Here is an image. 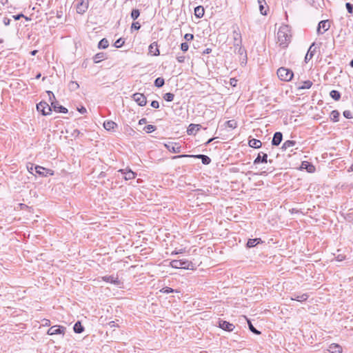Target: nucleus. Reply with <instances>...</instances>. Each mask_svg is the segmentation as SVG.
<instances>
[{
	"label": "nucleus",
	"instance_id": "24",
	"mask_svg": "<svg viewBox=\"0 0 353 353\" xmlns=\"http://www.w3.org/2000/svg\"><path fill=\"white\" fill-rule=\"evenodd\" d=\"M249 145L254 148H260L262 145L261 141L256 139H252L249 141Z\"/></svg>",
	"mask_w": 353,
	"mask_h": 353
},
{
	"label": "nucleus",
	"instance_id": "25",
	"mask_svg": "<svg viewBox=\"0 0 353 353\" xmlns=\"http://www.w3.org/2000/svg\"><path fill=\"white\" fill-rule=\"evenodd\" d=\"M312 82L310 80L305 81L301 83V85L298 86V90L309 89L312 85Z\"/></svg>",
	"mask_w": 353,
	"mask_h": 353
},
{
	"label": "nucleus",
	"instance_id": "48",
	"mask_svg": "<svg viewBox=\"0 0 353 353\" xmlns=\"http://www.w3.org/2000/svg\"><path fill=\"white\" fill-rule=\"evenodd\" d=\"M140 28H141V25L139 24V22L132 23V26H131L132 30H139Z\"/></svg>",
	"mask_w": 353,
	"mask_h": 353
},
{
	"label": "nucleus",
	"instance_id": "21",
	"mask_svg": "<svg viewBox=\"0 0 353 353\" xmlns=\"http://www.w3.org/2000/svg\"><path fill=\"white\" fill-rule=\"evenodd\" d=\"M149 53L153 56L159 55V50L156 42L151 43L149 46Z\"/></svg>",
	"mask_w": 353,
	"mask_h": 353
},
{
	"label": "nucleus",
	"instance_id": "17",
	"mask_svg": "<svg viewBox=\"0 0 353 353\" xmlns=\"http://www.w3.org/2000/svg\"><path fill=\"white\" fill-rule=\"evenodd\" d=\"M233 38L234 40V46H239L241 44V35L238 28L237 30H234Z\"/></svg>",
	"mask_w": 353,
	"mask_h": 353
},
{
	"label": "nucleus",
	"instance_id": "44",
	"mask_svg": "<svg viewBox=\"0 0 353 353\" xmlns=\"http://www.w3.org/2000/svg\"><path fill=\"white\" fill-rule=\"evenodd\" d=\"M174 291L175 290L174 289L169 288V287H165V288H162V290H161V292L163 293H165V294L172 293V292H174Z\"/></svg>",
	"mask_w": 353,
	"mask_h": 353
},
{
	"label": "nucleus",
	"instance_id": "57",
	"mask_svg": "<svg viewBox=\"0 0 353 353\" xmlns=\"http://www.w3.org/2000/svg\"><path fill=\"white\" fill-rule=\"evenodd\" d=\"M237 81L235 79H230V85L233 87H235L236 85Z\"/></svg>",
	"mask_w": 353,
	"mask_h": 353
},
{
	"label": "nucleus",
	"instance_id": "26",
	"mask_svg": "<svg viewBox=\"0 0 353 353\" xmlns=\"http://www.w3.org/2000/svg\"><path fill=\"white\" fill-rule=\"evenodd\" d=\"M121 172H122L123 173L124 178L125 180L132 179H134L136 176V174L130 170L125 171V172H123V170H121Z\"/></svg>",
	"mask_w": 353,
	"mask_h": 353
},
{
	"label": "nucleus",
	"instance_id": "29",
	"mask_svg": "<svg viewBox=\"0 0 353 353\" xmlns=\"http://www.w3.org/2000/svg\"><path fill=\"white\" fill-rule=\"evenodd\" d=\"M301 167L303 168H306L309 172H313L315 170L314 166L309 163L307 161H303L302 163Z\"/></svg>",
	"mask_w": 353,
	"mask_h": 353
},
{
	"label": "nucleus",
	"instance_id": "31",
	"mask_svg": "<svg viewBox=\"0 0 353 353\" xmlns=\"http://www.w3.org/2000/svg\"><path fill=\"white\" fill-rule=\"evenodd\" d=\"M259 4V10L263 15H266V10L265 9V5L266 4L265 0H258Z\"/></svg>",
	"mask_w": 353,
	"mask_h": 353
},
{
	"label": "nucleus",
	"instance_id": "40",
	"mask_svg": "<svg viewBox=\"0 0 353 353\" xmlns=\"http://www.w3.org/2000/svg\"><path fill=\"white\" fill-rule=\"evenodd\" d=\"M174 94L172 93H170V92H168V93H165L163 96V99L166 101H172L174 100Z\"/></svg>",
	"mask_w": 353,
	"mask_h": 353
},
{
	"label": "nucleus",
	"instance_id": "56",
	"mask_svg": "<svg viewBox=\"0 0 353 353\" xmlns=\"http://www.w3.org/2000/svg\"><path fill=\"white\" fill-rule=\"evenodd\" d=\"M78 111L81 114H85L87 112L86 108H84L83 106H81V108H78Z\"/></svg>",
	"mask_w": 353,
	"mask_h": 353
},
{
	"label": "nucleus",
	"instance_id": "34",
	"mask_svg": "<svg viewBox=\"0 0 353 353\" xmlns=\"http://www.w3.org/2000/svg\"><path fill=\"white\" fill-rule=\"evenodd\" d=\"M105 57V54L103 52L97 53L94 55L93 58V61L95 63H99L102 59Z\"/></svg>",
	"mask_w": 353,
	"mask_h": 353
},
{
	"label": "nucleus",
	"instance_id": "22",
	"mask_svg": "<svg viewBox=\"0 0 353 353\" xmlns=\"http://www.w3.org/2000/svg\"><path fill=\"white\" fill-rule=\"evenodd\" d=\"M104 128L108 130H114L117 127V124L112 121H106L103 123Z\"/></svg>",
	"mask_w": 353,
	"mask_h": 353
},
{
	"label": "nucleus",
	"instance_id": "58",
	"mask_svg": "<svg viewBox=\"0 0 353 353\" xmlns=\"http://www.w3.org/2000/svg\"><path fill=\"white\" fill-rule=\"evenodd\" d=\"M177 61L179 63H183L185 61V57L184 56H179L176 57Z\"/></svg>",
	"mask_w": 353,
	"mask_h": 353
},
{
	"label": "nucleus",
	"instance_id": "63",
	"mask_svg": "<svg viewBox=\"0 0 353 353\" xmlns=\"http://www.w3.org/2000/svg\"><path fill=\"white\" fill-rule=\"evenodd\" d=\"M350 65L353 68V59L350 61Z\"/></svg>",
	"mask_w": 353,
	"mask_h": 353
},
{
	"label": "nucleus",
	"instance_id": "19",
	"mask_svg": "<svg viewBox=\"0 0 353 353\" xmlns=\"http://www.w3.org/2000/svg\"><path fill=\"white\" fill-rule=\"evenodd\" d=\"M316 52V48H314V43H313L309 48L307 52L305 57V61L307 63L314 56Z\"/></svg>",
	"mask_w": 353,
	"mask_h": 353
},
{
	"label": "nucleus",
	"instance_id": "50",
	"mask_svg": "<svg viewBox=\"0 0 353 353\" xmlns=\"http://www.w3.org/2000/svg\"><path fill=\"white\" fill-rule=\"evenodd\" d=\"M346 8L349 13H352L353 12V5H352L350 3H346L345 4Z\"/></svg>",
	"mask_w": 353,
	"mask_h": 353
},
{
	"label": "nucleus",
	"instance_id": "53",
	"mask_svg": "<svg viewBox=\"0 0 353 353\" xmlns=\"http://www.w3.org/2000/svg\"><path fill=\"white\" fill-rule=\"evenodd\" d=\"M151 106L154 108H158L159 107V103L157 101H152L151 103Z\"/></svg>",
	"mask_w": 353,
	"mask_h": 353
},
{
	"label": "nucleus",
	"instance_id": "46",
	"mask_svg": "<svg viewBox=\"0 0 353 353\" xmlns=\"http://www.w3.org/2000/svg\"><path fill=\"white\" fill-rule=\"evenodd\" d=\"M189 48V46L188 44L186 43V42H184V43H182L181 44V50L183 51V52H186L188 51Z\"/></svg>",
	"mask_w": 353,
	"mask_h": 353
},
{
	"label": "nucleus",
	"instance_id": "59",
	"mask_svg": "<svg viewBox=\"0 0 353 353\" xmlns=\"http://www.w3.org/2000/svg\"><path fill=\"white\" fill-rule=\"evenodd\" d=\"M146 122H147L146 119L143 118L139 120V124H140V125L145 124Z\"/></svg>",
	"mask_w": 353,
	"mask_h": 353
},
{
	"label": "nucleus",
	"instance_id": "14",
	"mask_svg": "<svg viewBox=\"0 0 353 353\" xmlns=\"http://www.w3.org/2000/svg\"><path fill=\"white\" fill-rule=\"evenodd\" d=\"M219 327L223 330L231 332L232 331L235 326L226 321H219Z\"/></svg>",
	"mask_w": 353,
	"mask_h": 353
},
{
	"label": "nucleus",
	"instance_id": "49",
	"mask_svg": "<svg viewBox=\"0 0 353 353\" xmlns=\"http://www.w3.org/2000/svg\"><path fill=\"white\" fill-rule=\"evenodd\" d=\"M184 39L187 41H192L194 39V35L192 34L187 33V34H185Z\"/></svg>",
	"mask_w": 353,
	"mask_h": 353
},
{
	"label": "nucleus",
	"instance_id": "20",
	"mask_svg": "<svg viewBox=\"0 0 353 353\" xmlns=\"http://www.w3.org/2000/svg\"><path fill=\"white\" fill-rule=\"evenodd\" d=\"M268 155L265 153L261 152L258 154L257 157L254 161V164H259L260 163H267Z\"/></svg>",
	"mask_w": 353,
	"mask_h": 353
},
{
	"label": "nucleus",
	"instance_id": "64",
	"mask_svg": "<svg viewBox=\"0 0 353 353\" xmlns=\"http://www.w3.org/2000/svg\"><path fill=\"white\" fill-rule=\"evenodd\" d=\"M40 77H41V74H39L37 75L36 78L39 79V78H40Z\"/></svg>",
	"mask_w": 353,
	"mask_h": 353
},
{
	"label": "nucleus",
	"instance_id": "55",
	"mask_svg": "<svg viewBox=\"0 0 353 353\" xmlns=\"http://www.w3.org/2000/svg\"><path fill=\"white\" fill-rule=\"evenodd\" d=\"M10 21L11 20L10 19L5 17L3 20V22L5 26H8L10 23Z\"/></svg>",
	"mask_w": 353,
	"mask_h": 353
},
{
	"label": "nucleus",
	"instance_id": "45",
	"mask_svg": "<svg viewBox=\"0 0 353 353\" xmlns=\"http://www.w3.org/2000/svg\"><path fill=\"white\" fill-rule=\"evenodd\" d=\"M22 17L25 18L26 20H29V18L27 17H25L23 14H17V15H12V18L14 20H19Z\"/></svg>",
	"mask_w": 353,
	"mask_h": 353
},
{
	"label": "nucleus",
	"instance_id": "42",
	"mask_svg": "<svg viewBox=\"0 0 353 353\" xmlns=\"http://www.w3.org/2000/svg\"><path fill=\"white\" fill-rule=\"evenodd\" d=\"M140 15V12L137 9H133L131 12V17L135 20L137 19Z\"/></svg>",
	"mask_w": 353,
	"mask_h": 353
},
{
	"label": "nucleus",
	"instance_id": "36",
	"mask_svg": "<svg viewBox=\"0 0 353 353\" xmlns=\"http://www.w3.org/2000/svg\"><path fill=\"white\" fill-rule=\"evenodd\" d=\"M108 46H109V42H108V39L104 38V39H102L99 41L98 47L99 48L105 49L108 47Z\"/></svg>",
	"mask_w": 353,
	"mask_h": 353
},
{
	"label": "nucleus",
	"instance_id": "2",
	"mask_svg": "<svg viewBox=\"0 0 353 353\" xmlns=\"http://www.w3.org/2000/svg\"><path fill=\"white\" fill-rule=\"evenodd\" d=\"M277 76L281 81H289L292 79L294 74L291 70L281 67L277 70Z\"/></svg>",
	"mask_w": 353,
	"mask_h": 353
},
{
	"label": "nucleus",
	"instance_id": "33",
	"mask_svg": "<svg viewBox=\"0 0 353 353\" xmlns=\"http://www.w3.org/2000/svg\"><path fill=\"white\" fill-rule=\"evenodd\" d=\"M339 112L338 110H332L330 113V119L334 122H337L339 121Z\"/></svg>",
	"mask_w": 353,
	"mask_h": 353
},
{
	"label": "nucleus",
	"instance_id": "61",
	"mask_svg": "<svg viewBox=\"0 0 353 353\" xmlns=\"http://www.w3.org/2000/svg\"><path fill=\"white\" fill-rule=\"evenodd\" d=\"M214 139V138L210 139L206 142V144L210 143V142H212Z\"/></svg>",
	"mask_w": 353,
	"mask_h": 353
},
{
	"label": "nucleus",
	"instance_id": "51",
	"mask_svg": "<svg viewBox=\"0 0 353 353\" xmlns=\"http://www.w3.org/2000/svg\"><path fill=\"white\" fill-rule=\"evenodd\" d=\"M70 88L72 90H76L79 88V84L75 81H71L70 83Z\"/></svg>",
	"mask_w": 353,
	"mask_h": 353
},
{
	"label": "nucleus",
	"instance_id": "18",
	"mask_svg": "<svg viewBox=\"0 0 353 353\" xmlns=\"http://www.w3.org/2000/svg\"><path fill=\"white\" fill-rule=\"evenodd\" d=\"M201 128L200 124H194L191 123L188 128L187 132L189 135L194 134L197 132Z\"/></svg>",
	"mask_w": 353,
	"mask_h": 353
},
{
	"label": "nucleus",
	"instance_id": "1",
	"mask_svg": "<svg viewBox=\"0 0 353 353\" xmlns=\"http://www.w3.org/2000/svg\"><path fill=\"white\" fill-rule=\"evenodd\" d=\"M291 33L288 26L284 25L279 28L277 32V39L279 45L286 48L290 42Z\"/></svg>",
	"mask_w": 353,
	"mask_h": 353
},
{
	"label": "nucleus",
	"instance_id": "39",
	"mask_svg": "<svg viewBox=\"0 0 353 353\" xmlns=\"http://www.w3.org/2000/svg\"><path fill=\"white\" fill-rule=\"evenodd\" d=\"M246 320L248 321V326H249V329L250 330L253 332L254 334H261V332H259V330H257L254 326L252 324V323L250 322V320H248V319H246Z\"/></svg>",
	"mask_w": 353,
	"mask_h": 353
},
{
	"label": "nucleus",
	"instance_id": "8",
	"mask_svg": "<svg viewBox=\"0 0 353 353\" xmlns=\"http://www.w3.org/2000/svg\"><path fill=\"white\" fill-rule=\"evenodd\" d=\"M89 6V1L88 0H80L79 2H78L77 5V12L79 14H83L85 13Z\"/></svg>",
	"mask_w": 353,
	"mask_h": 353
},
{
	"label": "nucleus",
	"instance_id": "13",
	"mask_svg": "<svg viewBox=\"0 0 353 353\" xmlns=\"http://www.w3.org/2000/svg\"><path fill=\"white\" fill-rule=\"evenodd\" d=\"M102 279L107 283H110L115 285H119L121 283L117 276H114L112 275L104 276L102 277Z\"/></svg>",
	"mask_w": 353,
	"mask_h": 353
},
{
	"label": "nucleus",
	"instance_id": "27",
	"mask_svg": "<svg viewBox=\"0 0 353 353\" xmlns=\"http://www.w3.org/2000/svg\"><path fill=\"white\" fill-rule=\"evenodd\" d=\"M260 242H261V239L256 238V239H250L248 241L247 246L248 248H253L256 246L257 244H259Z\"/></svg>",
	"mask_w": 353,
	"mask_h": 353
},
{
	"label": "nucleus",
	"instance_id": "37",
	"mask_svg": "<svg viewBox=\"0 0 353 353\" xmlns=\"http://www.w3.org/2000/svg\"><path fill=\"white\" fill-rule=\"evenodd\" d=\"M225 126L231 129H234L237 127V122L235 120H230L225 122Z\"/></svg>",
	"mask_w": 353,
	"mask_h": 353
},
{
	"label": "nucleus",
	"instance_id": "5",
	"mask_svg": "<svg viewBox=\"0 0 353 353\" xmlns=\"http://www.w3.org/2000/svg\"><path fill=\"white\" fill-rule=\"evenodd\" d=\"M37 109L39 112H41L43 115H48L51 112V105H49L48 103L41 101L37 105Z\"/></svg>",
	"mask_w": 353,
	"mask_h": 353
},
{
	"label": "nucleus",
	"instance_id": "43",
	"mask_svg": "<svg viewBox=\"0 0 353 353\" xmlns=\"http://www.w3.org/2000/svg\"><path fill=\"white\" fill-rule=\"evenodd\" d=\"M155 130H156V126H154L153 125H148L144 127V130L147 133H150L152 132H154Z\"/></svg>",
	"mask_w": 353,
	"mask_h": 353
},
{
	"label": "nucleus",
	"instance_id": "10",
	"mask_svg": "<svg viewBox=\"0 0 353 353\" xmlns=\"http://www.w3.org/2000/svg\"><path fill=\"white\" fill-rule=\"evenodd\" d=\"M132 99L139 105L144 106L147 103L146 97L143 94L135 93L132 95Z\"/></svg>",
	"mask_w": 353,
	"mask_h": 353
},
{
	"label": "nucleus",
	"instance_id": "16",
	"mask_svg": "<svg viewBox=\"0 0 353 353\" xmlns=\"http://www.w3.org/2000/svg\"><path fill=\"white\" fill-rule=\"evenodd\" d=\"M283 140V134L281 132H276L273 136L272 141V145H279Z\"/></svg>",
	"mask_w": 353,
	"mask_h": 353
},
{
	"label": "nucleus",
	"instance_id": "6",
	"mask_svg": "<svg viewBox=\"0 0 353 353\" xmlns=\"http://www.w3.org/2000/svg\"><path fill=\"white\" fill-rule=\"evenodd\" d=\"M183 157H194V158L201 159L202 163L204 165H208L211 162L210 158L204 154H197V155L182 154V155L176 156L174 158H183Z\"/></svg>",
	"mask_w": 353,
	"mask_h": 353
},
{
	"label": "nucleus",
	"instance_id": "11",
	"mask_svg": "<svg viewBox=\"0 0 353 353\" xmlns=\"http://www.w3.org/2000/svg\"><path fill=\"white\" fill-rule=\"evenodd\" d=\"M330 28V23L327 20H323L319 22L317 28V33L322 34Z\"/></svg>",
	"mask_w": 353,
	"mask_h": 353
},
{
	"label": "nucleus",
	"instance_id": "47",
	"mask_svg": "<svg viewBox=\"0 0 353 353\" xmlns=\"http://www.w3.org/2000/svg\"><path fill=\"white\" fill-rule=\"evenodd\" d=\"M343 116H344L345 118H347V119H351V118H352V117H352V112H351V111H350V110H345V111L343 112Z\"/></svg>",
	"mask_w": 353,
	"mask_h": 353
},
{
	"label": "nucleus",
	"instance_id": "60",
	"mask_svg": "<svg viewBox=\"0 0 353 353\" xmlns=\"http://www.w3.org/2000/svg\"><path fill=\"white\" fill-rule=\"evenodd\" d=\"M37 53V50H32V51L30 52V54H31L32 55H33V56H34V55H35Z\"/></svg>",
	"mask_w": 353,
	"mask_h": 353
},
{
	"label": "nucleus",
	"instance_id": "41",
	"mask_svg": "<svg viewBox=\"0 0 353 353\" xmlns=\"http://www.w3.org/2000/svg\"><path fill=\"white\" fill-rule=\"evenodd\" d=\"M125 41L124 40L122 39V38H119V39H117L114 43V46L117 48H121V46H123V45L124 44Z\"/></svg>",
	"mask_w": 353,
	"mask_h": 353
},
{
	"label": "nucleus",
	"instance_id": "52",
	"mask_svg": "<svg viewBox=\"0 0 353 353\" xmlns=\"http://www.w3.org/2000/svg\"><path fill=\"white\" fill-rule=\"evenodd\" d=\"M235 48H238V52L240 55H243L245 54V51L243 48H242L240 46H236L234 47ZM244 57H246L245 55H244Z\"/></svg>",
	"mask_w": 353,
	"mask_h": 353
},
{
	"label": "nucleus",
	"instance_id": "15",
	"mask_svg": "<svg viewBox=\"0 0 353 353\" xmlns=\"http://www.w3.org/2000/svg\"><path fill=\"white\" fill-rule=\"evenodd\" d=\"M165 146L169 151L174 153H179L181 152V146L178 143H168V144H165Z\"/></svg>",
	"mask_w": 353,
	"mask_h": 353
},
{
	"label": "nucleus",
	"instance_id": "38",
	"mask_svg": "<svg viewBox=\"0 0 353 353\" xmlns=\"http://www.w3.org/2000/svg\"><path fill=\"white\" fill-rule=\"evenodd\" d=\"M164 83V79L161 77H158L154 81V85L157 88H161Z\"/></svg>",
	"mask_w": 353,
	"mask_h": 353
},
{
	"label": "nucleus",
	"instance_id": "12",
	"mask_svg": "<svg viewBox=\"0 0 353 353\" xmlns=\"http://www.w3.org/2000/svg\"><path fill=\"white\" fill-rule=\"evenodd\" d=\"M342 347L336 343L331 344L325 350V353H341Z\"/></svg>",
	"mask_w": 353,
	"mask_h": 353
},
{
	"label": "nucleus",
	"instance_id": "4",
	"mask_svg": "<svg viewBox=\"0 0 353 353\" xmlns=\"http://www.w3.org/2000/svg\"><path fill=\"white\" fill-rule=\"evenodd\" d=\"M170 265L176 269H190L192 263L188 260H172L170 262Z\"/></svg>",
	"mask_w": 353,
	"mask_h": 353
},
{
	"label": "nucleus",
	"instance_id": "30",
	"mask_svg": "<svg viewBox=\"0 0 353 353\" xmlns=\"http://www.w3.org/2000/svg\"><path fill=\"white\" fill-rule=\"evenodd\" d=\"M296 145V141L292 140H288L285 141L282 145L283 150H286L288 148H292Z\"/></svg>",
	"mask_w": 353,
	"mask_h": 353
},
{
	"label": "nucleus",
	"instance_id": "28",
	"mask_svg": "<svg viewBox=\"0 0 353 353\" xmlns=\"http://www.w3.org/2000/svg\"><path fill=\"white\" fill-rule=\"evenodd\" d=\"M194 14L198 18H201L204 14V9L202 6H197L194 8Z\"/></svg>",
	"mask_w": 353,
	"mask_h": 353
},
{
	"label": "nucleus",
	"instance_id": "9",
	"mask_svg": "<svg viewBox=\"0 0 353 353\" xmlns=\"http://www.w3.org/2000/svg\"><path fill=\"white\" fill-rule=\"evenodd\" d=\"M34 171L37 174H39L41 176H47L49 175H52L53 172L51 170L46 169L42 166L40 165H35L34 167Z\"/></svg>",
	"mask_w": 353,
	"mask_h": 353
},
{
	"label": "nucleus",
	"instance_id": "35",
	"mask_svg": "<svg viewBox=\"0 0 353 353\" xmlns=\"http://www.w3.org/2000/svg\"><path fill=\"white\" fill-rule=\"evenodd\" d=\"M330 97L335 101H339L341 98V94L337 90H332L330 93Z\"/></svg>",
	"mask_w": 353,
	"mask_h": 353
},
{
	"label": "nucleus",
	"instance_id": "32",
	"mask_svg": "<svg viewBox=\"0 0 353 353\" xmlns=\"http://www.w3.org/2000/svg\"><path fill=\"white\" fill-rule=\"evenodd\" d=\"M73 329H74V332L78 333V334L81 333L84 330L83 327L82 326L81 323L79 321L77 322L74 324Z\"/></svg>",
	"mask_w": 353,
	"mask_h": 353
},
{
	"label": "nucleus",
	"instance_id": "23",
	"mask_svg": "<svg viewBox=\"0 0 353 353\" xmlns=\"http://www.w3.org/2000/svg\"><path fill=\"white\" fill-rule=\"evenodd\" d=\"M308 297L309 296L307 294H302L300 295L294 294V296L291 297V300L302 302L306 301L308 299Z\"/></svg>",
	"mask_w": 353,
	"mask_h": 353
},
{
	"label": "nucleus",
	"instance_id": "3",
	"mask_svg": "<svg viewBox=\"0 0 353 353\" xmlns=\"http://www.w3.org/2000/svg\"><path fill=\"white\" fill-rule=\"evenodd\" d=\"M47 93H48L50 100H52V97L53 99L55 100V97L52 92L48 91ZM52 109H53L55 112H62V113L68 112L67 108H65V107H63L62 105H60L58 103V102L56 101H51V110Z\"/></svg>",
	"mask_w": 353,
	"mask_h": 353
},
{
	"label": "nucleus",
	"instance_id": "54",
	"mask_svg": "<svg viewBox=\"0 0 353 353\" xmlns=\"http://www.w3.org/2000/svg\"><path fill=\"white\" fill-rule=\"evenodd\" d=\"M34 167L35 166L33 164H30L27 165V168L30 173H32V171L34 170Z\"/></svg>",
	"mask_w": 353,
	"mask_h": 353
},
{
	"label": "nucleus",
	"instance_id": "7",
	"mask_svg": "<svg viewBox=\"0 0 353 353\" xmlns=\"http://www.w3.org/2000/svg\"><path fill=\"white\" fill-rule=\"evenodd\" d=\"M66 328L62 325H53L49 328L48 330V334L54 335V334H64Z\"/></svg>",
	"mask_w": 353,
	"mask_h": 353
},
{
	"label": "nucleus",
	"instance_id": "62",
	"mask_svg": "<svg viewBox=\"0 0 353 353\" xmlns=\"http://www.w3.org/2000/svg\"><path fill=\"white\" fill-rule=\"evenodd\" d=\"M46 323H45V325H50V321L49 320H46Z\"/></svg>",
	"mask_w": 353,
	"mask_h": 353
}]
</instances>
